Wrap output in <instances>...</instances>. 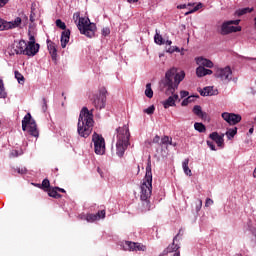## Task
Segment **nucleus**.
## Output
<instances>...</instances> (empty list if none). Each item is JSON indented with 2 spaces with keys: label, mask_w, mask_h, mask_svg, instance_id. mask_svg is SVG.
<instances>
[{
  "label": "nucleus",
  "mask_w": 256,
  "mask_h": 256,
  "mask_svg": "<svg viewBox=\"0 0 256 256\" xmlns=\"http://www.w3.org/2000/svg\"><path fill=\"white\" fill-rule=\"evenodd\" d=\"M214 76L222 83H231V80L233 79V70H231V67L229 66L217 68Z\"/></svg>",
  "instance_id": "8"
},
{
  "label": "nucleus",
  "mask_w": 256,
  "mask_h": 256,
  "mask_svg": "<svg viewBox=\"0 0 256 256\" xmlns=\"http://www.w3.org/2000/svg\"><path fill=\"white\" fill-rule=\"evenodd\" d=\"M235 135H237V128L229 129L226 132V136L228 139H233V137H235Z\"/></svg>",
  "instance_id": "34"
},
{
  "label": "nucleus",
  "mask_w": 256,
  "mask_h": 256,
  "mask_svg": "<svg viewBox=\"0 0 256 256\" xmlns=\"http://www.w3.org/2000/svg\"><path fill=\"white\" fill-rule=\"evenodd\" d=\"M182 168H183L185 175H187L188 177H191V175H193V173L191 172V169L189 168V158H186L182 162Z\"/></svg>",
  "instance_id": "23"
},
{
  "label": "nucleus",
  "mask_w": 256,
  "mask_h": 256,
  "mask_svg": "<svg viewBox=\"0 0 256 256\" xmlns=\"http://www.w3.org/2000/svg\"><path fill=\"white\" fill-rule=\"evenodd\" d=\"M201 7H203V4L199 3L193 9L185 12L184 15H191V13H195L196 11H199V9H201Z\"/></svg>",
  "instance_id": "35"
},
{
  "label": "nucleus",
  "mask_w": 256,
  "mask_h": 256,
  "mask_svg": "<svg viewBox=\"0 0 256 256\" xmlns=\"http://www.w3.org/2000/svg\"><path fill=\"white\" fill-rule=\"evenodd\" d=\"M114 138H116V155L118 157H123V155H125V151H127V147L131 145V142H129V139H131L129 126L123 125L118 127Z\"/></svg>",
  "instance_id": "4"
},
{
  "label": "nucleus",
  "mask_w": 256,
  "mask_h": 256,
  "mask_svg": "<svg viewBox=\"0 0 256 256\" xmlns=\"http://www.w3.org/2000/svg\"><path fill=\"white\" fill-rule=\"evenodd\" d=\"M42 187H43L44 189H49V187H50V182H49L48 179H44V180L42 181Z\"/></svg>",
  "instance_id": "42"
},
{
  "label": "nucleus",
  "mask_w": 256,
  "mask_h": 256,
  "mask_svg": "<svg viewBox=\"0 0 256 256\" xmlns=\"http://www.w3.org/2000/svg\"><path fill=\"white\" fill-rule=\"evenodd\" d=\"M195 101V96H188L186 99H184L181 103L182 107H187L189 103H193Z\"/></svg>",
  "instance_id": "33"
},
{
  "label": "nucleus",
  "mask_w": 256,
  "mask_h": 256,
  "mask_svg": "<svg viewBox=\"0 0 256 256\" xmlns=\"http://www.w3.org/2000/svg\"><path fill=\"white\" fill-rule=\"evenodd\" d=\"M162 145H171V138L169 136H164L161 139Z\"/></svg>",
  "instance_id": "37"
},
{
  "label": "nucleus",
  "mask_w": 256,
  "mask_h": 256,
  "mask_svg": "<svg viewBox=\"0 0 256 256\" xmlns=\"http://www.w3.org/2000/svg\"><path fill=\"white\" fill-rule=\"evenodd\" d=\"M39 44L35 43V37L30 36L28 44L26 43L25 54L28 57H35L39 53Z\"/></svg>",
  "instance_id": "10"
},
{
  "label": "nucleus",
  "mask_w": 256,
  "mask_h": 256,
  "mask_svg": "<svg viewBox=\"0 0 256 256\" xmlns=\"http://www.w3.org/2000/svg\"><path fill=\"white\" fill-rule=\"evenodd\" d=\"M213 205V200L211 198H207L205 202V207H211Z\"/></svg>",
  "instance_id": "48"
},
{
  "label": "nucleus",
  "mask_w": 256,
  "mask_h": 256,
  "mask_svg": "<svg viewBox=\"0 0 256 256\" xmlns=\"http://www.w3.org/2000/svg\"><path fill=\"white\" fill-rule=\"evenodd\" d=\"M111 33V30L109 28H103L102 29V35H104V37H107V35H109Z\"/></svg>",
  "instance_id": "45"
},
{
  "label": "nucleus",
  "mask_w": 256,
  "mask_h": 256,
  "mask_svg": "<svg viewBox=\"0 0 256 256\" xmlns=\"http://www.w3.org/2000/svg\"><path fill=\"white\" fill-rule=\"evenodd\" d=\"M248 59H249V61H253V60L256 61V58H248Z\"/></svg>",
  "instance_id": "59"
},
{
  "label": "nucleus",
  "mask_w": 256,
  "mask_h": 256,
  "mask_svg": "<svg viewBox=\"0 0 256 256\" xmlns=\"http://www.w3.org/2000/svg\"><path fill=\"white\" fill-rule=\"evenodd\" d=\"M188 7H191V4H180L177 6V9H187Z\"/></svg>",
  "instance_id": "49"
},
{
  "label": "nucleus",
  "mask_w": 256,
  "mask_h": 256,
  "mask_svg": "<svg viewBox=\"0 0 256 256\" xmlns=\"http://www.w3.org/2000/svg\"><path fill=\"white\" fill-rule=\"evenodd\" d=\"M197 77H205V75H213V70L207 69L203 66H198L196 68Z\"/></svg>",
  "instance_id": "21"
},
{
  "label": "nucleus",
  "mask_w": 256,
  "mask_h": 256,
  "mask_svg": "<svg viewBox=\"0 0 256 256\" xmlns=\"http://www.w3.org/2000/svg\"><path fill=\"white\" fill-rule=\"evenodd\" d=\"M17 173H19L20 175H25V173H27V168L25 167L18 168Z\"/></svg>",
  "instance_id": "46"
},
{
  "label": "nucleus",
  "mask_w": 256,
  "mask_h": 256,
  "mask_svg": "<svg viewBox=\"0 0 256 256\" xmlns=\"http://www.w3.org/2000/svg\"><path fill=\"white\" fill-rule=\"evenodd\" d=\"M43 103H44V106L47 107V100L45 98H43Z\"/></svg>",
  "instance_id": "55"
},
{
  "label": "nucleus",
  "mask_w": 256,
  "mask_h": 256,
  "mask_svg": "<svg viewBox=\"0 0 256 256\" xmlns=\"http://www.w3.org/2000/svg\"><path fill=\"white\" fill-rule=\"evenodd\" d=\"M7 92L5 91V85L3 84V80H0V99H6Z\"/></svg>",
  "instance_id": "26"
},
{
  "label": "nucleus",
  "mask_w": 256,
  "mask_h": 256,
  "mask_svg": "<svg viewBox=\"0 0 256 256\" xmlns=\"http://www.w3.org/2000/svg\"><path fill=\"white\" fill-rule=\"evenodd\" d=\"M203 207V201L201 199H198L196 201V211L199 212L201 211V208Z\"/></svg>",
  "instance_id": "40"
},
{
  "label": "nucleus",
  "mask_w": 256,
  "mask_h": 256,
  "mask_svg": "<svg viewBox=\"0 0 256 256\" xmlns=\"http://www.w3.org/2000/svg\"><path fill=\"white\" fill-rule=\"evenodd\" d=\"M128 1V3H137V1H139V0H127Z\"/></svg>",
  "instance_id": "52"
},
{
  "label": "nucleus",
  "mask_w": 256,
  "mask_h": 256,
  "mask_svg": "<svg viewBox=\"0 0 256 256\" xmlns=\"http://www.w3.org/2000/svg\"><path fill=\"white\" fill-rule=\"evenodd\" d=\"M253 131H254V129H253V128H250V129H249V133H250V135H253Z\"/></svg>",
  "instance_id": "56"
},
{
  "label": "nucleus",
  "mask_w": 256,
  "mask_h": 256,
  "mask_svg": "<svg viewBox=\"0 0 256 256\" xmlns=\"http://www.w3.org/2000/svg\"><path fill=\"white\" fill-rule=\"evenodd\" d=\"M180 97H181V99H185V97H189V92L182 90L180 92Z\"/></svg>",
  "instance_id": "47"
},
{
  "label": "nucleus",
  "mask_w": 256,
  "mask_h": 256,
  "mask_svg": "<svg viewBox=\"0 0 256 256\" xmlns=\"http://www.w3.org/2000/svg\"><path fill=\"white\" fill-rule=\"evenodd\" d=\"M210 139H212V141L216 142V145L218 147H220L221 149H223V147H225V139L223 137H225V134L219 135V133L217 132H213L209 135Z\"/></svg>",
  "instance_id": "14"
},
{
  "label": "nucleus",
  "mask_w": 256,
  "mask_h": 256,
  "mask_svg": "<svg viewBox=\"0 0 256 256\" xmlns=\"http://www.w3.org/2000/svg\"><path fill=\"white\" fill-rule=\"evenodd\" d=\"M48 51L52 55V57H55L57 55V48H55V44H48Z\"/></svg>",
  "instance_id": "32"
},
{
  "label": "nucleus",
  "mask_w": 256,
  "mask_h": 256,
  "mask_svg": "<svg viewBox=\"0 0 256 256\" xmlns=\"http://www.w3.org/2000/svg\"><path fill=\"white\" fill-rule=\"evenodd\" d=\"M21 25V18L17 17L14 21H4L3 19H0V31H7L9 29H15L16 27H19Z\"/></svg>",
  "instance_id": "12"
},
{
  "label": "nucleus",
  "mask_w": 256,
  "mask_h": 256,
  "mask_svg": "<svg viewBox=\"0 0 256 256\" xmlns=\"http://www.w3.org/2000/svg\"><path fill=\"white\" fill-rule=\"evenodd\" d=\"M95 215H96V217H99V221H100V219H105V210H101Z\"/></svg>",
  "instance_id": "44"
},
{
  "label": "nucleus",
  "mask_w": 256,
  "mask_h": 256,
  "mask_svg": "<svg viewBox=\"0 0 256 256\" xmlns=\"http://www.w3.org/2000/svg\"><path fill=\"white\" fill-rule=\"evenodd\" d=\"M57 189H59V187L50 189L48 191L49 197H53L54 199H59V197H61V195H59V193H57V191H58Z\"/></svg>",
  "instance_id": "27"
},
{
  "label": "nucleus",
  "mask_w": 256,
  "mask_h": 256,
  "mask_svg": "<svg viewBox=\"0 0 256 256\" xmlns=\"http://www.w3.org/2000/svg\"><path fill=\"white\" fill-rule=\"evenodd\" d=\"M241 23V20H229L222 23L220 26L219 33L220 35H229L231 33H238L241 31V26H233V25H239Z\"/></svg>",
  "instance_id": "7"
},
{
  "label": "nucleus",
  "mask_w": 256,
  "mask_h": 256,
  "mask_svg": "<svg viewBox=\"0 0 256 256\" xmlns=\"http://www.w3.org/2000/svg\"><path fill=\"white\" fill-rule=\"evenodd\" d=\"M175 51H176V53H179L181 50L179 49V47H176Z\"/></svg>",
  "instance_id": "58"
},
{
  "label": "nucleus",
  "mask_w": 256,
  "mask_h": 256,
  "mask_svg": "<svg viewBox=\"0 0 256 256\" xmlns=\"http://www.w3.org/2000/svg\"><path fill=\"white\" fill-rule=\"evenodd\" d=\"M173 256H181L180 252H175Z\"/></svg>",
  "instance_id": "57"
},
{
  "label": "nucleus",
  "mask_w": 256,
  "mask_h": 256,
  "mask_svg": "<svg viewBox=\"0 0 256 256\" xmlns=\"http://www.w3.org/2000/svg\"><path fill=\"white\" fill-rule=\"evenodd\" d=\"M172 43H173V42H172L171 40H167V41H166V45H172Z\"/></svg>",
  "instance_id": "53"
},
{
  "label": "nucleus",
  "mask_w": 256,
  "mask_h": 256,
  "mask_svg": "<svg viewBox=\"0 0 256 256\" xmlns=\"http://www.w3.org/2000/svg\"><path fill=\"white\" fill-rule=\"evenodd\" d=\"M194 129L195 131H198V133H205L207 131V128L203 123L196 122L194 123Z\"/></svg>",
  "instance_id": "24"
},
{
  "label": "nucleus",
  "mask_w": 256,
  "mask_h": 256,
  "mask_svg": "<svg viewBox=\"0 0 256 256\" xmlns=\"http://www.w3.org/2000/svg\"><path fill=\"white\" fill-rule=\"evenodd\" d=\"M193 113L197 115V117H200L201 119H207V113L203 112L201 109V106L196 105L193 108Z\"/></svg>",
  "instance_id": "22"
},
{
  "label": "nucleus",
  "mask_w": 256,
  "mask_h": 256,
  "mask_svg": "<svg viewBox=\"0 0 256 256\" xmlns=\"http://www.w3.org/2000/svg\"><path fill=\"white\" fill-rule=\"evenodd\" d=\"M56 27H58L59 29H62L63 31L67 29V25H65V22H62L61 19L56 20Z\"/></svg>",
  "instance_id": "36"
},
{
  "label": "nucleus",
  "mask_w": 256,
  "mask_h": 256,
  "mask_svg": "<svg viewBox=\"0 0 256 256\" xmlns=\"http://www.w3.org/2000/svg\"><path fill=\"white\" fill-rule=\"evenodd\" d=\"M71 37V31L70 30H64L61 34V47L62 49H65L67 47V43H69V39Z\"/></svg>",
  "instance_id": "20"
},
{
  "label": "nucleus",
  "mask_w": 256,
  "mask_h": 256,
  "mask_svg": "<svg viewBox=\"0 0 256 256\" xmlns=\"http://www.w3.org/2000/svg\"><path fill=\"white\" fill-rule=\"evenodd\" d=\"M73 18L77 23V27L82 35L89 37L90 39L95 37V31H97V26L95 23H91L88 17H80L79 12L74 13Z\"/></svg>",
  "instance_id": "5"
},
{
  "label": "nucleus",
  "mask_w": 256,
  "mask_h": 256,
  "mask_svg": "<svg viewBox=\"0 0 256 256\" xmlns=\"http://www.w3.org/2000/svg\"><path fill=\"white\" fill-rule=\"evenodd\" d=\"M22 130L27 131L32 137H39V130H37V123L31 117V113H27L22 120Z\"/></svg>",
  "instance_id": "6"
},
{
  "label": "nucleus",
  "mask_w": 256,
  "mask_h": 256,
  "mask_svg": "<svg viewBox=\"0 0 256 256\" xmlns=\"http://www.w3.org/2000/svg\"><path fill=\"white\" fill-rule=\"evenodd\" d=\"M105 101H106V99H105V96H103V95L94 96L93 105L97 109H104Z\"/></svg>",
  "instance_id": "18"
},
{
  "label": "nucleus",
  "mask_w": 256,
  "mask_h": 256,
  "mask_svg": "<svg viewBox=\"0 0 256 256\" xmlns=\"http://www.w3.org/2000/svg\"><path fill=\"white\" fill-rule=\"evenodd\" d=\"M95 121L93 120V111H89L87 107L82 108L78 118L77 131L80 137L87 139L93 131V125Z\"/></svg>",
  "instance_id": "3"
},
{
  "label": "nucleus",
  "mask_w": 256,
  "mask_h": 256,
  "mask_svg": "<svg viewBox=\"0 0 256 256\" xmlns=\"http://www.w3.org/2000/svg\"><path fill=\"white\" fill-rule=\"evenodd\" d=\"M14 75H15V79H17L20 85H23V83H25V77H23L19 71H15Z\"/></svg>",
  "instance_id": "30"
},
{
  "label": "nucleus",
  "mask_w": 256,
  "mask_h": 256,
  "mask_svg": "<svg viewBox=\"0 0 256 256\" xmlns=\"http://www.w3.org/2000/svg\"><path fill=\"white\" fill-rule=\"evenodd\" d=\"M221 117L229 125H237L241 121V115L235 113L223 112Z\"/></svg>",
  "instance_id": "13"
},
{
  "label": "nucleus",
  "mask_w": 256,
  "mask_h": 256,
  "mask_svg": "<svg viewBox=\"0 0 256 256\" xmlns=\"http://www.w3.org/2000/svg\"><path fill=\"white\" fill-rule=\"evenodd\" d=\"M218 94L219 92L217 91V89H214L213 86H207L200 91V95H202V97H209Z\"/></svg>",
  "instance_id": "19"
},
{
  "label": "nucleus",
  "mask_w": 256,
  "mask_h": 256,
  "mask_svg": "<svg viewBox=\"0 0 256 256\" xmlns=\"http://www.w3.org/2000/svg\"><path fill=\"white\" fill-rule=\"evenodd\" d=\"M85 219L88 223H95V221H99V216H96L95 214H87Z\"/></svg>",
  "instance_id": "28"
},
{
  "label": "nucleus",
  "mask_w": 256,
  "mask_h": 256,
  "mask_svg": "<svg viewBox=\"0 0 256 256\" xmlns=\"http://www.w3.org/2000/svg\"><path fill=\"white\" fill-rule=\"evenodd\" d=\"M145 95L148 99L153 98V89H151V83L146 84Z\"/></svg>",
  "instance_id": "29"
},
{
  "label": "nucleus",
  "mask_w": 256,
  "mask_h": 256,
  "mask_svg": "<svg viewBox=\"0 0 256 256\" xmlns=\"http://www.w3.org/2000/svg\"><path fill=\"white\" fill-rule=\"evenodd\" d=\"M206 143L208 147L211 149V151H217V148H215V144H213V142L207 140Z\"/></svg>",
  "instance_id": "43"
},
{
  "label": "nucleus",
  "mask_w": 256,
  "mask_h": 256,
  "mask_svg": "<svg viewBox=\"0 0 256 256\" xmlns=\"http://www.w3.org/2000/svg\"><path fill=\"white\" fill-rule=\"evenodd\" d=\"M195 61L199 67H207L208 69H213V62L207 58L198 57L195 59Z\"/></svg>",
  "instance_id": "15"
},
{
  "label": "nucleus",
  "mask_w": 256,
  "mask_h": 256,
  "mask_svg": "<svg viewBox=\"0 0 256 256\" xmlns=\"http://www.w3.org/2000/svg\"><path fill=\"white\" fill-rule=\"evenodd\" d=\"M151 193H153V172L151 171V160H148L146 174L140 186V199L144 205L145 211L151 209Z\"/></svg>",
  "instance_id": "2"
},
{
  "label": "nucleus",
  "mask_w": 256,
  "mask_h": 256,
  "mask_svg": "<svg viewBox=\"0 0 256 256\" xmlns=\"http://www.w3.org/2000/svg\"><path fill=\"white\" fill-rule=\"evenodd\" d=\"M254 25H256V17L254 18Z\"/></svg>",
  "instance_id": "60"
},
{
  "label": "nucleus",
  "mask_w": 256,
  "mask_h": 256,
  "mask_svg": "<svg viewBox=\"0 0 256 256\" xmlns=\"http://www.w3.org/2000/svg\"><path fill=\"white\" fill-rule=\"evenodd\" d=\"M19 155H23V152H19L17 150H12L10 153V157H19Z\"/></svg>",
  "instance_id": "41"
},
{
  "label": "nucleus",
  "mask_w": 256,
  "mask_h": 256,
  "mask_svg": "<svg viewBox=\"0 0 256 256\" xmlns=\"http://www.w3.org/2000/svg\"><path fill=\"white\" fill-rule=\"evenodd\" d=\"M92 141L96 155H105V138L97 133H94L92 135Z\"/></svg>",
  "instance_id": "9"
},
{
  "label": "nucleus",
  "mask_w": 256,
  "mask_h": 256,
  "mask_svg": "<svg viewBox=\"0 0 256 256\" xmlns=\"http://www.w3.org/2000/svg\"><path fill=\"white\" fill-rule=\"evenodd\" d=\"M97 171L101 175V177H103V172L101 171V168H98Z\"/></svg>",
  "instance_id": "51"
},
{
  "label": "nucleus",
  "mask_w": 256,
  "mask_h": 256,
  "mask_svg": "<svg viewBox=\"0 0 256 256\" xmlns=\"http://www.w3.org/2000/svg\"><path fill=\"white\" fill-rule=\"evenodd\" d=\"M185 79V71L177 72V68L172 67L165 73L164 81H162L163 87H166L165 94L171 95L162 102L164 109L169 107H175V102L180 101L179 95L175 94V91L179 88V83Z\"/></svg>",
  "instance_id": "1"
},
{
  "label": "nucleus",
  "mask_w": 256,
  "mask_h": 256,
  "mask_svg": "<svg viewBox=\"0 0 256 256\" xmlns=\"http://www.w3.org/2000/svg\"><path fill=\"white\" fill-rule=\"evenodd\" d=\"M144 113H147V115H153L155 113V106H150L144 110Z\"/></svg>",
  "instance_id": "38"
},
{
  "label": "nucleus",
  "mask_w": 256,
  "mask_h": 256,
  "mask_svg": "<svg viewBox=\"0 0 256 256\" xmlns=\"http://www.w3.org/2000/svg\"><path fill=\"white\" fill-rule=\"evenodd\" d=\"M177 237H179V235L174 237L173 243L171 245H169L159 256H164L169 253H173V251H178L179 244H175V241H177Z\"/></svg>",
  "instance_id": "17"
},
{
  "label": "nucleus",
  "mask_w": 256,
  "mask_h": 256,
  "mask_svg": "<svg viewBox=\"0 0 256 256\" xmlns=\"http://www.w3.org/2000/svg\"><path fill=\"white\" fill-rule=\"evenodd\" d=\"M27 49V42L25 40H20L16 43L15 53L16 55H25V51Z\"/></svg>",
  "instance_id": "16"
},
{
  "label": "nucleus",
  "mask_w": 256,
  "mask_h": 256,
  "mask_svg": "<svg viewBox=\"0 0 256 256\" xmlns=\"http://www.w3.org/2000/svg\"><path fill=\"white\" fill-rule=\"evenodd\" d=\"M37 19V13L35 12V9L32 8L31 14H30V21L31 23H34Z\"/></svg>",
  "instance_id": "39"
},
{
  "label": "nucleus",
  "mask_w": 256,
  "mask_h": 256,
  "mask_svg": "<svg viewBox=\"0 0 256 256\" xmlns=\"http://www.w3.org/2000/svg\"><path fill=\"white\" fill-rule=\"evenodd\" d=\"M121 247L124 251H147V246L139 242L125 241L122 242Z\"/></svg>",
  "instance_id": "11"
},
{
  "label": "nucleus",
  "mask_w": 256,
  "mask_h": 256,
  "mask_svg": "<svg viewBox=\"0 0 256 256\" xmlns=\"http://www.w3.org/2000/svg\"><path fill=\"white\" fill-rule=\"evenodd\" d=\"M57 190L60 191L61 193H65V189L63 188H58Z\"/></svg>",
  "instance_id": "54"
},
{
  "label": "nucleus",
  "mask_w": 256,
  "mask_h": 256,
  "mask_svg": "<svg viewBox=\"0 0 256 256\" xmlns=\"http://www.w3.org/2000/svg\"><path fill=\"white\" fill-rule=\"evenodd\" d=\"M154 41L157 45H163V36L159 34V32L156 30V34L154 36Z\"/></svg>",
  "instance_id": "31"
},
{
  "label": "nucleus",
  "mask_w": 256,
  "mask_h": 256,
  "mask_svg": "<svg viewBox=\"0 0 256 256\" xmlns=\"http://www.w3.org/2000/svg\"><path fill=\"white\" fill-rule=\"evenodd\" d=\"M156 139H159V136H156Z\"/></svg>",
  "instance_id": "61"
},
{
  "label": "nucleus",
  "mask_w": 256,
  "mask_h": 256,
  "mask_svg": "<svg viewBox=\"0 0 256 256\" xmlns=\"http://www.w3.org/2000/svg\"><path fill=\"white\" fill-rule=\"evenodd\" d=\"M9 3V0H0V7H5Z\"/></svg>",
  "instance_id": "50"
},
{
  "label": "nucleus",
  "mask_w": 256,
  "mask_h": 256,
  "mask_svg": "<svg viewBox=\"0 0 256 256\" xmlns=\"http://www.w3.org/2000/svg\"><path fill=\"white\" fill-rule=\"evenodd\" d=\"M253 8H242L236 11V15L241 17L242 15H246V13H252Z\"/></svg>",
  "instance_id": "25"
}]
</instances>
